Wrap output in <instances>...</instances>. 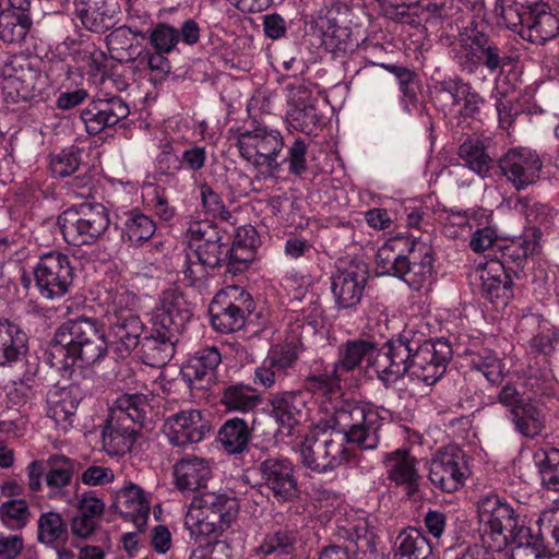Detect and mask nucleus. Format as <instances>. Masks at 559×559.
Returning <instances> with one entry per match:
<instances>
[{
  "mask_svg": "<svg viewBox=\"0 0 559 559\" xmlns=\"http://www.w3.org/2000/svg\"><path fill=\"white\" fill-rule=\"evenodd\" d=\"M108 322L107 335L92 319L81 318L63 323L48 348L50 365L63 371L84 368L103 358L108 347L119 357H128L140 343L143 322L139 316L110 318Z\"/></svg>",
  "mask_w": 559,
  "mask_h": 559,
  "instance_id": "nucleus-2",
  "label": "nucleus"
},
{
  "mask_svg": "<svg viewBox=\"0 0 559 559\" xmlns=\"http://www.w3.org/2000/svg\"><path fill=\"white\" fill-rule=\"evenodd\" d=\"M272 416L278 432L293 437L300 433V427L308 420L306 399L301 393L285 392L271 401Z\"/></svg>",
  "mask_w": 559,
  "mask_h": 559,
  "instance_id": "nucleus-25",
  "label": "nucleus"
},
{
  "mask_svg": "<svg viewBox=\"0 0 559 559\" xmlns=\"http://www.w3.org/2000/svg\"><path fill=\"white\" fill-rule=\"evenodd\" d=\"M206 159L207 154L205 147L193 145L182 152L180 166L190 171H199L205 166Z\"/></svg>",
  "mask_w": 559,
  "mask_h": 559,
  "instance_id": "nucleus-64",
  "label": "nucleus"
},
{
  "mask_svg": "<svg viewBox=\"0 0 559 559\" xmlns=\"http://www.w3.org/2000/svg\"><path fill=\"white\" fill-rule=\"evenodd\" d=\"M479 537L488 549L500 551L510 548L504 559H549L545 536L549 534L559 549V506L545 509L538 520V533L521 521L520 514L497 495L483 497L478 502Z\"/></svg>",
  "mask_w": 559,
  "mask_h": 559,
  "instance_id": "nucleus-3",
  "label": "nucleus"
},
{
  "mask_svg": "<svg viewBox=\"0 0 559 559\" xmlns=\"http://www.w3.org/2000/svg\"><path fill=\"white\" fill-rule=\"evenodd\" d=\"M115 509L126 519L142 530L150 516V500L147 495L133 483L126 484L115 492Z\"/></svg>",
  "mask_w": 559,
  "mask_h": 559,
  "instance_id": "nucleus-28",
  "label": "nucleus"
},
{
  "mask_svg": "<svg viewBox=\"0 0 559 559\" xmlns=\"http://www.w3.org/2000/svg\"><path fill=\"white\" fill-rule=\"evenodd\" d=\"M202 206L206 214L212 217H219L224 221L230 218V213L225 209L222 198L207 185L200 188Z\"/></svg>",
  "mask_w": 559,
  "mask_h": 559,
  "instance_id": "nucleus-59",
  "label": "nucleus"
},
{
  "mask_svg": "<svg viewBox=\"0 0 559 559\" xmlns=\"http://www.w3.org/2000/svg\"><path fill=\"white\" fill-rule=\"evenodd\" d=\"M49 463L51 467L46 474V484L50 489L49 498L56 499L58 490L70 484L73 468L71 462L63 456H52Z\"/></svg>",
  "mask_w": 559,
  "mask_h": 559,
  "instance_id": "nucleus-51",
  "label": "nucleus"
},
{
  "mask_svg": "<svg viewBox=\"0 0 559 559\" xmlns=\"http://www.w3.org/2000/svg\"><path fill=\"white\" fill-rule=\"evenodd\" d=\"M179 41L177 28L158 23L150 33V44L156 51L170 53Z\"/></svg>",
  "mask_w": 559,
  "mask_h": 559,
  "instance_id": "nucleus-55",
  "label": "nucleus"
},
{
  "mask_svg": "<svg viewBox=\"0 0 559 559\" xmlns=\"http://www.w3.org/2000/svg\"><path fill=\"white\" fill-rule=\"evenodd\" d=\"M412 245V238L406 235H397L389 238L376 254V272L378 275H399L402 261Z\"/></svg>",
  "mask_w": 559,
  "mask_h": 559,
  "instance_id": "nucleus-32",
  "label": "nucleus"
},
{
  "mask_svg": "<svg viewBox=\"0 0 559 559\" xmlns=\"http://www.w3.org/2000/svg\"><path fill=\"white\" fill-rule=\"evenodd\" d=\"M293 538L286 532H275L265 536L259 549L263 555L287 554Z\"/></svg>",
  "mask_w": 559,
  "mask_h": 559,
  "instance_id": "nucleus-62",
  "label": "nucleus"
},
{
  "mask_svg": "<svg viewBox=\"0 0 559 559\" xmlns=\"http://www.w3.org/2000/svg\"><path fill=\"white\" fill-rule=\"evenodd\" d=\"M134 36L130 28L118 27L106 36V44L111 58L121 62L128 61L132 58L130 51L133 47Z\"/></svg>",
  "mask_w": 559,
  "mask_h": 559,
  "instance_id": "nucleus-52",
  "label": "nucleus"
},
{
  "mask_svg": "<svg viewBox=\"0 0 559 559\" xmlns=\"http://www.w3.org/2000/svg\"><path fill=\"white\" fill-rule=\"evenodd\" d=\"M433 275V252L427 243L412 238L397 277L413 290H420L431 284Z\"/></svg>",
  "mask_w": 559,
  "mask_h": 559,
  "instance_id": "nucleus-18",
  "label": "nucleus"
},
{
  "mask_svg": "<svg viewBox=\"0 0 559 559\" xmlns=\"http://www.w3.org/2000/svg\"><path fill=\"white\" fill-rule=\"evenodd\" d=\"M468 468L462 451L448 447L438 451L429 464V479L442 491L454 492L464 486Z\"/></svg>",
  "mask_w": 559,
  "mask_h": 559,
  "instance_id": "nucleus-16",
  "label": "nucleus"
},
{
  "mask_svg": "<svg viewBox=\"0 0 559 559\" xmlns=\"http://www.w3.org/2000/svg\"><path fill=\"white\" fill-rule=\"evenodd\" d=\"M504 25L534 44H544L559 32V19L548 4L534 0H499Z\"/></svg>",
  "mask_w": 559,
  "mask_h": 559,
  "instance_id": "nucleus-6",
  "label": "nucleus"
},
{
  "mask_svg": "<svg viewBox=\"0 0 559 559\" xmlns=\"http://www.w3.org/2000/svg\"><path fill=\"white\" fill-rule=\"evenodd\" d=\"M31 24L27 14L3 10L0 12V39L8 44L20 43L28 33Z\"/></svg>",
  "mask_w": 559,
  "mask_h": 559,
  "instance_id": "nucleus-48",
  "label": "nucleus"
},
{
  "mask_svg": "<svg viewBox=\"0 0 559 559\" xmlns=\"http://www.w3.org/2000/svg\"><path fill=\"white\" fill-rule=\"evenodd\" d=\"M143 199L146 205L162 221L169 222L176 216V207L169 204L162 188L151 183L146 185L143 188Z\"/></svg>",
  "mask_w": 559,
  "mask_h": 559,
  "instance_id": "nucleus-53",
  "label": "nucleus"
},
{
  "mask_svg": "<svg viewBox=\"0 0 559 559\" xmlns=\"http://www.w3.org/2000/svg\"><path fill=\"white\" fill-rule=\"evenodd\" d=\"M218 435L224 449L236 454L247 448L251 432L243 419L231 418L221 427Z\"/></svg>",
  "mask_w": 559,
  "mask_h": 559,
  "instance_id": "nucleus-43",
  "label": "nucleus"
},
{
  "mask_svg": "<svg viewBox=\"0 0 559 559\" xmlns=\"http://www.w3.org/2000/svg\"><path fill=\"white\" fill-rule=\"evenodd\" d=\"M367 267L364 263H350L338 270L332 277L331 290L338 309H352L359 305L366 282Z\"/></svg>",
  "mask_w": 559,
  "mask_h": 559,
  "instance_id": "nucleus-24",
  "label": "nucleus"
},
{
  "mask_svg": "<svg viewBox=\"0 0 559 559\" xmlns=\"http://www.w3.org/2000/svg\"><path fill=\"white\" fill-rule=\"evenodd\" d=\"M385 345L381 349H377L372 343L361 340L348 341L338 348L337 360L335 361L332 376H323L314 380L317 385V394H322L332 402L340 389V382L345 373L355 370L367 361V366L376 371V358L383 353Z\"/></svg>",
  "mask_w": 559,
  "mask_h": 559,
  "instance_id": "nucleus-11",
  "label": "nucleus"
},
{
  "mask_svg": "<svg viewBox=\"0 0 559 559\" xmlns=\"http://www.w3.org/2000/svg\"><path fill=\"white\" fill-rule=\"evenodd\" d=\"M540 474L543 484L550 490L559 491V450L551 448L543 452Z\"/></svg>",
  "mask_w": 559,
  "mask_h": 559,
  "instance_id": "nucleus-56",
  "label": "nucleus"
},
{
  "mask_svg": "<svg viewBox=\"0 0 559 559\" xmlns=\"http://www.w3.org/2000/svg\"><path fill=\"white\" fill-rule=\"evenodd\" d=\"M80 160L79 148L71 146L51 156L50 170L55 177H67L79 168Z\"/></svg>",
  "mask_w": 559,
  "mask_h": 559,
  "instance_id": "nucleus-54",
  "label": "nucleus"
},
{
  "mask_svg": "<svg viewBox=\"0 0 559 559\" xmlns=\"http://www.w3.org/2000/svg\"><path fill=\"white\" fill-rule=\"evenodd\" d=\"M129 115L128 105L119 97L91 102L81 112L86 131L97 134L107 127L115 126Z\"/></svg>",
  "mask_w": 559,
  "mask_h": 559,
  "instance_id": "nucleus-26",
  "label": "nucleus"
},
{
  "mask_svg": "<svg viewBox=\"0 0 559 559\" xmlns=\"http://www.w3.org/2000/svg\"><path fill=\"white\" fill-rule=\"evenodd\" d=\"M514 85L506 86L504 78L501 75L496 79V87L492 92V97L496 103V110L498 115L499 124L503 129L511 127L518 110L514 107L516 96L512 93Z\"/></svg>",
  "mask_w": 559,
  "mask_h": 559,
  "instance_id": "nucleus-44",
  "label": "nucleus"
},
{
  "mask_svg": "<svg viewBox=\"0 0 559 559\" xmlns=\"http://www.w3.org/2000/svg\"><path fill=\"white\" fill-rule=\"evenodd\" d=\"M393 419L391 411L369 402L342 401L333 406V426H314L304 438L300 461L307 468L326 473L346 463L352 451L348 443L374 449L380 427Z\"/></svg>",
  "mask_w": 559,
  "mask_h": 559,
  "instance_id": "nucleus-1",
  "label": "nucleus"
},
{
  "mask_svg": "<svg viewBox=\"0 0 559 559\" xmlns=\"http://www.w3.org/2000/svg\"><path fill=\"white\" fill-rule=\"evenodd\" d=\"M468 277L472 286L490 302L506 305L511 297V284L504 263L498 259H479Z\"/></svg>",
  "mask_w": 559,
  "mask_h": 559,
  "instance_id": "nucleus-15",
  "label": "nucleus"
},
{
  "mask_svg": "<svg viewBox=\"0 0 559 559\" xmlns=\"http://www.w3.org/2000/svg\"><path fill=\"white\" fill-rule=\"evenodd\" d=\"M99 299L106 308L108 319L136 316L134 310L138 296L124 283L110 285L99 295Z\"/></svg>",
  "mask_w": 559,
  "mask_h": 559,
  "instance_id": "nucleus-35",
  "label": "nucleus"
},
{
  "mask_svg": "<svg viewBox=\"0 0 559 559\" xmlns=\"http://www.w3.org/2000/svg\"><path fill=\"white\" fill-rule=\"evenodd\" d=\"M266 487L278 501L294 498L298 491L293 463L284 457H271L261 464Z\"/></svg>",
  "mask_w": 559,
  "mask_h": 559,
  "instance_id": "nucleus-27",
  "label": "nucleus"
},
{
  "mask_svg": "<svg viewBox=\"0 0 559 559\" xmlns=\"http://www.w3.org/2000/svg\"><path fill=\"white\" fill-rule=\"evenodd\" d=\"M233 140L240 156L254 167H265L276 170L280 167L278 157L284 148V138L274 128L259 124L252 130L235 131Z\"/></svg>",
  "mask_w": 559,
  "mask_h": 559,
  "instance_id": "nucleus-10",
  "label": "nucleus"
},
{
  "mask_svg": "<svg viewBox=\"0 0 559 559\" xmlns=\"http://www.w3.org/2000/svg\"><path fill=\"white\" fill-rule=\"evenodd\" d=\"M469 360L472 368L481 372L491 385L501 383L506 374V367L492 350L488 348L472 350L469 353Z\"/></svg>",
  "mask_w": 559,
  "mask_h": 559,
  "instance_id": "nucleus-42",
  "label": "nucleus"
},
{
  "mask_svg": "<svg viewBox=\"0 0 559 559\" xmlns=\"http://www.w3.org/2000/svg\"><path fill=\"white\" fill-rule=\"evenodd\" d=\"M222 402L228 411L247 413L255 408L261 399L252 386L235 384L224 391Z\"/></svg>",
  "mask_w": 559,
  "mask_h": 559,
  "instance_id": "nucleus-50",
  "label": "nucleus"
},
{
  "mask_svg": "<svg viewBox=\"0 0 559 559\" xmlns=\"http://www.w3.org/2000/svg\"><path fill=\"white\" fill-rule=\"evenodd\" d=\"M388 478L397 486H405L413 491L420 478L417 460L409 454L407 449H396L382 455Z\"/></svg>",
  "mask_w": 559,
  "mask_h": 559,
  "instance_id": "nucleus-31",
  "label": "nucleus"
},
{
  "mask_svg": "<svg viewBox=\"0 0 559 559\" xmlns=\"http://www.w3.org/2000/svg\"><path fill=\"white\" fill-rule=\"evenodd\" d=\"M168 441L175 447L199 443L209 431V426L198 409H186L169 416L163 426Z\"/></svg>",
  "mask_w": 559,
  "mask_h": 559,
  "instance_id": "nucleus-23",
  "label": "nucleus"
},
{
  "mask_svg": "<svg viewBox=\"0 0 559 559\" xmlns=\"http://www.w3.org/2000/svg\"><path fill=\"white\" fill-rule=\"evenodd\" d=\"M27 352V335L14 322L0 319V366H9Z\"/></svg>",
  "mask_w": 559,
  "mask_h": 559,
  "instance_id": "nucleus-34",
  "label": "nucleus"
},
{
  "mask_svg": "<svg viewBox=\"0 0 559 559\" xmlns=\"http://www.w3.org/2000/svg\"><path fill=\"white\" fill-rule=\"evenodd\" d=\"M469 90L471 86L457 78H450L439 83V92L451 98L453 108L460 106L462 97L468 95Z\"/></svg>",
  "mask_w": 559,
  "mask_h": 559,
  "instance_id": "nucleus-63",
  "label": "nucleus"
},
{
  "mask_svg": "<svg viewBox=\"0 0 559 559\" xmlns=\"http://www.w3.org/2000/svg\"><path fill=\"white\" fill-rule=\"evenodd\" d=\"M45 83L46 75L23 57L12 58L4 63L1 71L0 88L8 103L34 97Z\"/></svg>",
  "mask_w": 559,
  "mask_h": 559,
  "instance_id": "nucleus-12",
  "label": "nucleus"
},
{
  "mask_svg": "<svg viewBox=\"0 0 559 559\" xmlns=\"http://www.w3.org/2000/svg\"><path fill=\"white\" fill-rule=\"evenodd\" d=\"M174 478L178 490L193 492L212 478V465L203 457L187 455L175 464Z\"/></svg>",
  "mask_w": 559,
  "mask_h": 559,
  "instance_id": "nucleus-30",
  "label": "nucleus"
},
{
  "mask_svg": "<svg viewBox=\"0 0 559 559\" xmlns=\"http://www.w3.org/2000/svg\"><path fill=\"white\" fill-rule=\"evenodd\" d=\"M35 284L46 299L63 296L73 278V269L67 254L51 251L41 255L34 267Z\"/></svg>",
  "mask_w": 559,
  "mask_h": 559,
  "instance_id": "nucleus-14",
  "label": "nucleus"
},
{
  "mask_svg": "<svg viewBox=\"0 0 559 559\" xmlns=\"http://www.w3.org/2000/svg\"><path fill=\"white\" fill-rule=\"evenodd\" d=\"M63 239L72 246L91 245L109 228L107 209L99 203H82L63 211L58 217Z\"/></svg>",
  "mask_w": 559,
  "mask_h": 559,
  "instance_id": "nucleus-9",
  "label": "nucleus"
},
{
  "mask_svg": "<svg viewBox=\"0 0 559 559\" xmlns=\"http://www.w3.org/2000/svg\"><path fill=\"white\" fill-rule=\"evenodd\" d=\"M341 5L330 1L320 8L311 20V31L321 45L329 51L345 50L349 29L340 25Z\"/></svg>",
  "mask_w": 559,
  "mask_h": 559,
  "instance_id": "nucleus-21",
  "label": "nucleus"
},
{
  "mask_svg": "<svg viewBox=\"0 0 559 559\" xmlns=\"http://www.w3.org/2000/svg\"><path fill=\"white\" fill-rule=\"evenodd\" d=\"M252 300L249 294L240 286L229 285L219 290L210 305L212 326L222 333H231L242 328L245 311L249 309Z\"/></svg>",
  "mask_w": 559,
  "mask_h": 559,
  "instance_id": "nucleus-13",
  "label": "nucleus"
},
{
  "mask_svg": "<svg viewBox=\"0 0 559 559\" xmlns=\"http://www.w3.org/2000/svg\"><path fill=\"white\" fill-rule=\"evenodd\" d=\"M191 316V309L180 293L164 292L152 319L153 330L178 336L185 330Z\"/></svg>",
  "mask_w": 559,
  "mask_h": 559,
  "instance_id": "nucleus-22",
  "label": "nucleus"
},
{
  "mask_svg": "<svg viewBox=\"0 0 559 559\" xmlns=\"http://www.w3.org/2000/svg\"><path fill=\"white\" fill-rule=\"evenodd\" d=\"M258 243L257 233L252 226L238 228L231 248H228L230 261L247 266L254 259V248Z\"/></svg>",
  "mask_w": 559,
  "mask_h": 559,
  "instance_id": "nucleus-49",
  "label": "nucleus"
},
{
  "mask_svg": "<svg viewBox=\"0 0 559 559\" xmlns=\"http://www.w3.org/2000/svg\"><path fill=\"white\" fill-rule=\"evenodd\" d=\"M500 169L507 181L520 191L539 180L543 162L531 148H511L500 159Z\"/></svg>",
  "mask_w": 559,
  "mask_h": 559,
  "instance_id": "nucleus-17",
  "label": "nucleus"
},
{
  "mask_svg": "<svg viewBox=\"0 0 559 559\" xmlns=\"http://www.w3.org/2000/svg\"><path fill=\"white\" fill-rule=\"evenodd\" d=\"M286 123L289 129L305 134L317 132L320 117L313 105L311 92L304 83L288 88Z\"/></svg>",
  "mask_w": 559,
  "mask_h": 559,
  "instance_id": "nucleus-19",
  "label": "nucleus"
},
{
  "mask_svg": "<svg viewBox=\"0 0 559 559\" xmlns=\"http://www.w3.org/2000/svg\"><path fill=\"white\" fill-rule=\"evenodd\" d=\"M449 355V346L441 342H425L413 353L409 342L391 340L376 358V372L385 385L395 383L405 374L430 385L444 373Z\"/></svg>",
  "mask_w": 559,
  "mask_h": 559,
  "instance_id": "nucleus-4",
  "label": "nucleus"
},
{
  "mask_svg": "<svg viewBox=\"0 0 559 559\" xmlns=\"http://www.w3.org/2000/svg\"><path fill=\"white\" fill-rule=\"evenodd\" d=\"M119 13L117 0H76L75 14L83 26L100 33L116 23Z\"/></svg>",
  "mask_w": 559,
  "mask_h": 559,
  "instance_id": "nucleus-29",
  "label": "nucleus"
},
{
  "mask_svg": "<svg viewBox=\"0 0 559 559\" xmlns=\"http://www.w3.org/2000/svg\"><path fill=\"white\" fill-rule=\"evenodd\" d=\"M155 230L156 226L151 217L139 212H131L123 223L122 238L132 246H141L153 237Z\"/></svg>",
  "mask_w": 559,
  "mask_h": 559,
  "instance_id": "nucleus-47",
  "label": "nucleus"
},
{
  "mask_svg": "<svg viewBox=\"0 0 559 559\" xmlns=\"http://www.w3.org/2000/svg\"><path fill=\"white\" fill-rule=\"evenodd\" d=\"M221 362V354L215 347H207L191 357L181 369L182 377L188 382L201 380L210 374Z\"/></svg>",
  "mask_w": 559,
  "mask_h": 559,
  "instance_id": "nucleus-41",
  "label": "nucleus"
},
{
  "mask_svg": "<svg viewBox=\"0 0 559 559\" xmlns=\"http://www.w3.org/2000/svg\"><path fill=\"white\" fill-rule=\"evenodd\" d=\"M307 145L304 140L297 139L288 147L285 160L294 175H301L307 169Z\"/></svg>",
  "mask_w": 559,
  "mask_h": 559,
  "instance_id": "nucleus-61",
  "label": "nucleus"
},
{
  "mask_svg": "<svg viewBox=\"0 0 559 559\" xmlns=\"http://www.w3.org/2000/svg\"><path fill=\"white\" fill-rule=\"evenodd\" d=\"M239 503L225 492L206 491L192 499L186 516L185 527L194 543L217 538L236 521Z\"/></svg>",
  "mask_w": 559,
  "mask_h": 559,
  "instance_id": "nucleus-5",
  "label": "nucleus"
},
{
  "mask_svg": "<svg viewBox=\"0 0 559 559\" xmlns=\"http://www.w3.org/2000/svg\"><path fill=\"white\" fill-rule=\"evenodd\" d=\"M395 547V555L399 559L426 558V554L430 551V546L424 534L413 527L406 528L399 534Z\"/></svg>",
  "mask_w": 559,
  "mask_h": 559,
  "instance_id": "nucleus-45",
  "label": "nucleus"
},
{
  "mask_svg": "<svg viewBox=\"0 0 559 559\" xmlns=\"http://www.w3.org/2000/svg\"><path fill=\"white\" fill-rule=\"evenodd\" d=\"M298 353L299 338L296 336L283 344L272 346L261 366L255 369L254 382L264 388H271L283 380L287 370L295 364Z\"/></svg>",
  "mask_w": 559,
  "mask_h": 559,
  "instance_id": "nucleus-20",
  "label": "nucleus"
},
{
  "mask_svg": "<svg viewBox=\"0 0 559 559\" xmlns=\"http://www.w3.org/2000/svg\"><path fill=\"white\" fill-rule=\"evenodd\" d=\"M193 550L190 559H229L230 548L224 540L207 542Z\"/></svg>",
  "mask_w": 559,
  "mask_h": 559,
  "instance_id": "nucleus-60",
  "label": "nucleus"
},
{
  "mask_svg": "<svg viewBox=\"0 0 559 559\" xmlns=\"http://www.w3.org/2000/svg\"><path fill=\"white\" fill-rule=\"evenodd\" d=\"M487 43L486 36L476 29L462 33L453 47L457 62L473 71L481 62Z\"/></svg>",
  "mask_w": 559,
  "mask_h": 559,
  "instance_id": "nucleus-36",
  "label": "nucleus"
},
{
  "mask_svg": "<svg viewBox=\"0 0 559 559\" xmlns=\"http://www.w3.org/2000/svg\"><path fill=\"white\" fill-rule=\"evenodd\" d=\"M186 239L189 249L187 260L190 263L186 273L193 281L204 277V267L214 269L227 258L228 246L222 243L218 231L207 221L191 223Z\"/></svg>",
  "mask_w": 559,
  "mask_h": 559,
  "instance_id": "nucleus-8",
  "label": "nucleus"
},
{
  "mask_svg": "<svg viewBox=\"0 0 559 559\" xmlns=\"http://www.w3.org/2000/svg\"><path fill=\"white\" fill-rule=\"evenodd\" d=\"M80 402L79 391L74 386L55 388L48 394V416L56 425L67 428L71 425Z\"/></svg>",
  "mask_w": 559,
  "mask_h": 559,
  "instance_id": "nucleus-33",
  "label": "nucleus"
},
{
  "mask_svg": "<svg viewBox=\"0 0 559 559\" xmlns=\"http://www.w3.org/2000/svg\"><path fill=\"white\" fill-rule=\"evenodd\" d=\"M460 157L464 165L481 178L490 176L492 158L486 152L484 143L477 139H467L460 146Z\"/></svg>",
  "mask_w": 559,
  "mask_h": 559,
  "instance_id": "nucleus-39",
  "label": "nucleus"
},
{
  "mask_svg": "<svg viewBox=\"0 0 559 559\" xmlns=\"http://www.w3.org/2000/svg\"><path fill=\"white\" fill-rule=\"evenodd\" d=\"M512 416L516 430L525 437L533 438L544 428L543 408L533 404L531 399L525 404L514 407Z\"/></svg>",
  "mask_w": 559,
  "mask_h": 559,
  "instance_id": "nucleus-40",
  "label": "nucleus"
},
{
  "mask_svg": "<svg viewBox=\"0 0 559 559\" xmlns=\"http://www.w3.org/2000/svg\"><path fill=\"white\" fill-rule=\"evenodd\" d=\"M542 231L532 227L520 237L501 247L502 258L515 266H522L526 259L539 252Z\"/></svg>",
  "mask_w": 559,
  "mask_h": 559,
  "instance_id": "nucleus-37",
  "label": "nucleus"
},
{
  "mask_svg": "<svg viewBox=\"0 0 559 559\" xmlns=\"http://www.w3.org/2000/svg\"><path fill=\"white\" fill-rule=\"evenodd\" d=\"M0 513L8 526L22 527L28 520V507L25 500L14 499L1 504Z\"/></svg>",
  "mask_w": 559,
  "mask_h": 559,
  "instance_id": "nucleus-57",
  "label": "nucleus"
},
{
  "mask_svg": "<svg viewBox=\"0 0 559 559\" xmlns=\"http://www.w3.org/2000/svg\"><path fill=\"white\" fill-rule=\"evenodd\" d=\"M146 406L139 394H126L116 400L103 431V448L108 455L118 456L131 450L145 418Z\"/></svg>",
  "mask_w": 559,
  "mask_h": 559,
  "instance_id": "nucleus-7",
  "label": "nucleus"
},
{
  "mask_svg": "<svg viewBox=\"0 0 559 559\" xmlns=\"http://www.w3.org/2000/svg\"><path fill=\"white\" fill-rule=\"evenodd\" d=\"M39 382L33 377H24L19 381L12 382L8 389V397L13 405H24L33 397L34 392L38 389Z\"/></svg>",
  "mask_w": 559,
  "mask_h": 559,
  "instance_id": "nucleus-58",
  "label": "nucleus"
},
{
  "mask_svg": "<svg viewBox=\"0 0 559 559\" xmlns=\"http://www.w3.org/2000/svg\"><path fill=\"white\" fill-rule=\"evenodd\" d=\"M67 526L60 513L48 511L43 513L37 521L38 542L57 548L60 542L66 540Z\"/></svg>",
  "mask_w": 559,
  "mask_h": 559,
  "instance_id": "nucleus-46",
  "label": "nucleus"
},
{
  "mask_svg": "<svg viewBox=\"0 0 559 559\" xmlns=\"http://www.w3.org/2000/svg\"><path fill=\"white\" fill-rule=\"evenodd\" d=\"M177 336L154 331L142 343L143 360L153 367L165 366L175 354Z\"/></svg>",
  "mask_w": 559,
  "mask_h": 559,
  "instance_id": "nucleus-38",
  "label": "nucleus"
}]
</instances>
